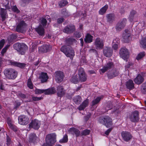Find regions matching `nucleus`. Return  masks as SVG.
Returning a JSON list of instances; mask_svg holds the SVG:
<instances>
[{
	"label": "nucleus",
	"instance_id": "nucleus-1",
	"mask_svg": "<svg viewBox=\"0 0 146 146\" xmlns=\"http://www.w3.org/2000/svg\"><path fill=\"white\" fill-rule=\"evenodd\" d=\"M4 74L6 78L9 79H15L17 76V73L12 68H7L4 71Z\"/></svg>",
	"mask_w": 146,
	"mask_h": 146
},
{
	"label": "nucleus",
	"instance_id": "nucleus-2",
	"mask_svg": "<svg viewBox=\"0 0 146 146\" xmlns=\"http://www.w3.org/2000/svg\"><path fill=\"white\" fill-rule=\"evenodd\" d=\"M13 48L19 51V53L21 55L24 54L27 46L24 44L17 43L13 45Z\"/></svg>",
	"mask_w": 146,
	"mask_h": 146
},
{
	"label": "nucleus",
	"instance_id": "nucleus-3",
	"mask_svg": "<svg viewBox=\"0 0 146 146\" xmlns=\"http://www.w3.org/2000/svg\"><path fill=\"white\" fill-rule=\"evenodd\" d=\"M35 93L36 94H41L44 93L45 95L52 94L55 93L56 92L55 88L52 87L45 90H41L36 89L35 91Z\"/></svg>",
	"mask_w": 146,
	"mask_h": 146
},
{
	"label": "nucleus",
	"instance_id": "nucleus-4",
	"mask_svg": "<svg viewBox=\"0 0 146 146\" xmlns=\"http://www.w3.org/2000/svg\"><path fill=\"white\" fill-rule=\"evenodd\" d=\"M98 121L100 123L105 125L107 127H110L112 125L111 119L107 116L100 118Z\"/></svg>",
	"mask_w": 146,
	"mask_h": 146
},
{
	"label": "nucleus",
	"instance_id": "nucleus-5",
	"mask_svg": "<svg viewBox=\"0 0 146 146\" xmlns=\"http://www.w3.org/2000/svg\"><path fill=\"white\" fill-rule=\"evenodd\" d=\"M55 79L56 82L58 83L62 82L64 77V74L62 72L60 71H57L54 74Z\"/></svg>",
	"mask_w": 146,
	"mask_h": 146
},
{
	"label": "nucleus",
	"instance_id": "nucleus-6",
	"mask_svg": "<svg viewBox=\"0 0 146 146\" xmlns=\"http://www.w3.org/2000/svg\"><path fill=\"white\" fill-rule=\"evenodd\" d=\"M139 111L137 110L133 111L129 115L130 120L132 122H137L139 119Z\"/></svg>",
	"mask_w": 146,
	"mask_h": 146
},
{
	"label": "nucleus",
	"instance_id": "nucleus-7",
	"mask_svg": "<svg viewBox=\"0 0 146 146\" xmlns=\"http://www.w3.org/2000/svg\"><path fill=\"white\" fill-rule=\"evenodd\" d=\"M26 26L25 21H21L17 25L16 31L18 32L23 33L25 31Z\"/></svg>",
	"mask_w": 146,
	"mask_h": 146
},
{
	"label": "nucleus",
	"instance_id": "nucleus-8",
	"mask_svg": "<svg viewBox=\"0 0 146 146\" xmlns=\"http://www.w3.org/2000/svg\"><path fill=\"white\" fill-rule=\"evenodd\" d=\"M78 75L79 76V81L81 82H84L86 81L87 79V76L85 74L83 68H79Z\"/></svg>",
	"mask_w": 146,
	"mask_h": 146
},
{
	"label": "nucleus",
	"instance_id": "nucleus-9",
	"mask_svg": "<svg viewBox=\"0 0 146 146\" xmlns=\"http://www.w3.org/2000/svg\"><path fill=\"white\" fill-rule=\"evenodd\" d=\"M56 136L55 133H51L47 135L45 139L46 143L51 145L54 143L56 142Z\"/></svg>",
	"mask_w": 146,
	"mask_h": 146
},
{
	"label": "nucleus",
	"instance_id": "nucleus-10",
	"mask_svg": "<svg viewBox=\"0 0 146 146\" xmlns=\"http://www.w3.org/2000/svg\"><path fill=\"white\" fill-rule=\"evenodd\" d=\"M131 34L128 30H125L123 32L122 35V40L125 43L128 42L131 39Z\"/></svg>",
	"mask_w": 146,
	"mask_h": 146
},
{
	"label": "nucleus",
	"instance_id": "nucleus-11",
	"mask_svg": "<svg viewBox=\"0 0 146 146\" xmlns=\"http://www.w3.org/2000/svg\"><path fill=\"white\" fill-rule=\"evenodd\" d=\"M127 22L126 19H123L118 22L116 25L115 29L117 31H120L123 29L125 27Z\"/></svg>",
	"mask_w": 146,
	"mask_h": 146
},
{
	"label": "nucleus",
	"instance_id": "nucleus-12",
	"mask_svg": "<svg viewBox=\"0 0 146 146\" xmlns=\"http://www.w3.org/2000/svg\"><path fill=\"white\" fill-rule=\"evenodd\" d=\"M121 135L123 139L126 142L129 141L133 137L131 134L127 131H122L121 132Z\"/></svg>",
	"mask_w": 146,
	"mask_h": 146
},
{
	"label": "nucleus",
	"instance_id": "nucleus-13",
	"mask_svg": "<svg viewBox=\"0 0 146 146\" xmlns=\"http://www.w3.org/2000/svg\"><path fill=\"white\" fill-rule=\"evenodd\" d=\"M120 56L124 60L127 58L129 56V52L128 50L125 47L121 48L119 51Z\"/></svg>",
	"mask_w": 146,
	"mask_h": 146
},
{
	"label": "nucleus",
	"instance_id": "nucleus-14",
	"mask_svg": "<svg viewBox=\"0 0 146 146\" xmlns=\"http://www.w3.org/2000/svg\"><path fill=\"white\" fill-rule=\"evenodd\" d=\"M40 121L36 119L32 120L29 124L30 128H33L35 130L38 129L40 127Z\"/></svg>",
	"mask_w": 146,
	"mask_h": 146
},
{
	"label": "nucleus",
	"instance_id": "nucleus-15",
	"mask_svg": "<svg viewBox=\"0 0 146 146\" xmlns=\"http://www.w3.org/2000/svg\"><path fill=\"white\" fill-rule=\"evenodd\" d=\"M29 119L25 115H21L19 117V123L22 125H26L29 122Z\"/></svg>",
	"mask_w": 146,
	"mask_h": 146
},
{
	"label": "nucleus",
	"instance_id": "nucleus-16",
	"mask_svg": "<svg viewBox=\"0 0 146 146\" xmlns=\"http://www.w3.org/2000/svg\"><path fill=\"white\" fill-rule=\"evenodd\" d=\"M114 66V65L113 62H108L103 67L102 69H101L100 70V73H101V72L102 73H104L108 70L113 67Z\"/></svg>",
	"mask_w": 146,
	"mask_h": 146
},
{
	"label": "nucleus",
	"instance_id": "nucleus-17",
	"mask_svg": "<svg viewBox=\"0 0 146 146\" xmlns=\"http://www.w3.org/2000/svg\"><path fill=\"white\" fill-rule=\"evenodd\" d=\"M75 30V28L74 26L70 25L66 26L63 30V31L67 34H70L73 33Z\"/></svg>",
	"mask_w": 146,
	"mask_h": 146
},
{
	"label": "nucleus",
	"instance_id": "nucleus-18",
	"mask_svg": "<svg viewBox=\"0 0 146 146\" xmlns=\"http://www.w3.org/2000/svg\"><path fill=\"white\" fill-rule=\"evenodd\" d=\"M52 49V46L50 45H45L39 47L38 50L40 52L43 53H46L50 51Z\"/></svg>",
	"mask_w": 146,
	"mask_h": 146
},
{
	"label": "nucleus",
	"instance_id": "nucleus-19",
	"mask_svg": "<svg viewBox=\"0 0 146 146\" xmlns=\"http://www.w3.org/2000/svg\"><path fill=\"white\" fill-rule=\"evenodd\" d=\"M56 90L57 95L59 97H62L65 94V90L62 86L61 85L58 86L56 87Z\"/></svg>",
	"mask_w": 146,
	"mask_h": 146
},
{
	"label": "nucleus",
	"instance_id": "nucleus-20",
	"mask_svg": "<svg viewBox=\"0 0 146 146\" xmlns=\"http://www.w3.org/2000/svg\"><path fill=\"white\" fill-rule=\"evenodd\" d=\"M103 53L106 56L110 57L112 54V50L110 47H106L103 50Z\"/></svg>",
	"mask_w": 146,
	"mask_h": 146
},
{
	"label": "nucleus",
	"instance_id": "nucleus-21",
	"mask_svg": "<svg viewBox=\"0 0 146 146\" xmlns=\"http://www.w3.org/2000/svg\"><path fill=\"white\" fill-rule=\"evenodd\" d=\"M95 44L96 47L100 49H102L104 45L103 41L99 38H97L95 39Z\"/></svg>",
	"mask_w": 146,
	"mask_h": 146
},
{
	"label": "nucleus",
	"instance_id": "nucleus-22",
	"mask_svg": "<svg viewBox=\"0 0 146 146\" xmlns=\"http://www.w3.org/2000/svg\"><path fill=\"white\" fill-rule=\"evenodd\" d=\"M115 15L113 13H110L107 14L106 18L108 22L111 23L115 20Z\"/></svg>",
	"mask_w": 146,
	"mask_h": 146
},
{
	"label": "nucleus",
	"instance_id": "nucleus-23",
	"mask_svg": "<svg viewBox=\"0 0 146 146\" xmlns=\"http://www.w3.org/2000/svg\"><path fill=\"white\" fill-rule=\"evenodd\" d=\"M48 78V76L46 73L42 72L39 76V79L42 83L46 82Z\"/></svg>",
	"mask_w": 146,
	"mask_h": 146
},
{
	"label": "nucleus",
	"instance_id": "nucleus-24",
	"mask_svg": "<svg viewBox=\"0 0 146 146\" xmlns=\"http://www.w3.org/2000/svg\"><path fill=\"white\" fill-rule=\"evenodd\" d=\"M119 74V71L117 70L114 69L108 74V76L109 78L111 79L117 76Z\"/></svg>",
	"mask_w": 146,
	"mask_h": 146
},
{
	"label": "nucleus",
	"instance_id": "nucleus-25",
	"mask_svg": "<svg viewBox=\"0 0 146 146\" xmlns=\"http://www.w3.org/2000/svg\"><path fill=\"white\" fill-rule=\"evenodd\" d=\"M135 82L137 84H141L144 80L143 78L140 74H139L134 80Z\"/></svg>",
	"mask_w": 146,
	"mask_h": 146
},
{
	"label": "nucleus",
	"instance_id": "nucleus-26",
	"mask_svg": "<svg viewBox=\"0 0 146 146\" xmlns=\"http://www.w3.org/2000/svg\"><path fill=\"white\" fill-rule=\"evenodd\" d=\"M72 48L69 45H65L62 46L61 48L60 51L64 54L67 53Z\"/></svg>",
	"mask_w": 146,
	"mask_h": 146
},
{
	"label": "nucleus",
	"instance_id": "nucleus-27",
	"mask_svg": "<svg viewBox=\"0 0 146 146\" xmlns=\"http://www.w3.org/2000/svg\"><path fill=\"white\" fill-rule=\"evenodd\" d=\"M36 31L39 35L43 36L44 34V29L43 27L40 25L35 29Z\"/></svg>",
	"mask_w": 146,
	"mask_h": 146
},
{
	"label": "nucleus",
	"instance_id": "nucleus-28",
	"mask_svg": "<svg viewBox=\"0 0 146 146\" xmlns=\"http://www.w3.org/2000/svg\"><path fill=\"white\" fill-rule=\"evenodd\" d=\"M69 133L74 134V133L76 137L78 136L80 133V132L77 129L74 127L70 128L68 130Z\"/></svg>",
	"mask_w": 146,
	"mask_h": 146
},
{
	"label": "nucleus",
	"instance_id": "nucleus-29",
	"mask_svg": "<svg viewBox=\"0 0 146 146\" xmlns=\"http://www.w3.org/2000/svg\"><path fill=\"white\" fill-rule=\"evenodd\" d=\"M11 64L12 65L19 67L21 68H24L26 66V64L25 63L16 62H11Z\"/></svg>",
	"mask_w": 146,
	"mask_h": 146
},
{
	"label": "nucleus",
	"instance_id": "nucleus-30",
	"mask_svg": "<svg viewBox=\"0 0 146 146\" xmlns=\"http://www.w3.org/2000/svg\"><path fill=\"white\" fill-rule=\"evenodd\" d=\"M126 86L127 88L129 90H132L134 88V84L133 81L131 80H129L127 82Z\"/></svg>",
	"mask_w": 146,
	"mask_h": 146
},
{
	"label": "nucleus",
	"instance_id": "nucleus-31",
	"mask_svg": "<svg viewBox=\"0 0 146 146\" xmlns=\"http://www.w3.org/2000/svg\"><path fill=\"white\" fill-rule=\"evenodd\" d=\"M89 100L86 99L84 100L78 107V109L79 110H84V108L88 106V103Z\"/></svg>",
	"mask_w": 146,
	"mask_h": 146
},
{
	"label": "nucleus",
	"instance_id": "nucleus-32",
	"mask_svg": "<svg viewBox=\"0 0 146 146\" xmlns=\"http://www.w3.org/2000/svg\"><path fill=\"white\" fill-rule=\"evenodd\" d=\"M66 56L68 57H69L71 59H72L74 56L75 55L74 51L73 48L71 49L67 53L65 54Z\"/></svg>",
	"mask_w": 146,
	"mask_h": 146
},
{
	"label": "nucleus",
	"instance_id": "nucleus-33",
	"mask_svg": "<svg viewBox=\"0 0 146 146\" xmlns=\"http://www.w3.org/2000/svg\"><path fill=\"white\" fill-rule=\"evenodd\" d=\"M93 36L89 34H87L85 36L84 40L86 43H90L92 42Z\"/></svg>",
	"mask_w": 146,
	"mask_h": 146
},
{
	"label": "nucleus",
	"instance_id": "nucleus-34",
	"mask_svg": "<svg viewBox=\"0 0 146 146\" xmlns=\"http://www.w3.org/2000/svg\"><path fill=\"white\" fill-rule=\"evenodd\" d=\"M37 137L35 133H31L29 135V142H35L36 140L37 139Z\"/></svg>",
	"mask_w": 146,
	"mask_h": 146
},
{
	"label": "nucleus",
	"instance_id": "nucleus-35",
	"mask_svg": "<svg viewBox=\"0 0 146 146\" xmlns=\"http://www.w3.org/2000/svg\"><path fill=\"white\" fill-rule=\"evenodd\" d=\"M0 10L1 15L2 18V21H3L5 20L7 12L6 9L3 8H1Z\"/></svg>",
	"mask_w": 146,
	"mask_h": 146
},
{
	"label": "nucleus",
	"instance_id": "nucleus-36",
	"mask_svg": "<svg viewBox=\"0 0 146 146\" xmlns=\"http://www.w3.org/2000/svg\"><path fill=\"white\" fill-rule=\"evenodd\" d=\"M141 46L144 49H146V37L142 38L140 41Z\"/></svg>",
	"mask_w": 146,
	"mask_h": 146
},
{
	"label": "nucleus",
	"instance_id": "nucleus-37",
	"mask_svg": "<svg viewBox=\"0 0 146 146\" xmlns=\"http://www.w3.org/2000/svg\"><path fill=\"white\" fill-rule=\"evenodd\" d=\"M108 8V5H106L100 9L99 11V14L100 15H103L105 13Z\"/></svg>",
	"mask_w": 146,
	"mask_h": 146
},
{
	"label": "nucleus",
	"instance_id": "nucleus-38",
	"mask_svg": "<svg viewBox=\"0 0 146 146\" xmlns=\"http://www.w3.org/2000/svg\"><path fill=\"white\" fill-rule=\"evenodd\" d=\"M17 37V35H16L12 34L9 36L8 38V42L11 43L14 40H15Z\"/></svg>",
	"mask_w": 146,
	"mask_h": 146
},
{
	"label": "nucleus",
	"instance_id": "nucleus-39",
	"mask_svg": "<svg viewBox=\"0 0 146 146\" xmlns=\"http://www.w3.org/2000/svg\"><path fill=\"white\" fill-rule=\"evenodd\" d=\"M81 98L79 96H76L74 99V102L76 104H79L81 102Z\"/></svg>",
	"mask_w": 146,
	"mask_h": 146
},
{
	"label": "nucleus",
	"instance_id": "nucleus-40",
	"mask_svg": "<svg viewBox=\"0 0 146 146\" xmlns=\"http://www.w3.org/2000/svg\"><path fill=\"white\" fill-rule=\"evenodd\" d=\"M68 141V136L67 135L65 134L62 139H60L59 142L60 143H66Z\"/></svg>",
	"mask_w": 146,
	"mask_h": 146
},
{
	"label": "nucleus",
	"instance_id": "nucleus-41",
	"mask_svg": "<svg viewBox=\"0 0 146 146\" xmlns=\"http://www.w3.org/2000/svg\"><path fill=\"white\" fill-rule=\"evenodd\" d=\"M68 1L66 0H62L59 2V5L60 7H63L68 4Z\"/></svg>",
	"mask_w": 146,
	"mask_h": 146
},
{
	"label": "nucleus",
	"instance_id": "nucleus-42",
	"mask_svg": "<svg viewBox=\"0 0 146 146\" xmlns=\"http://www.w3.org/2000/svg\"><path fill=\"white\" fill-rule=\"evenodd\" d=\"M141 90L143 94H146V82L142 84Z\"/></svg>",
	"mask_w": 146,
	"mask_h": 146
},
{
	"label": "nucleus",
	"instance_id": "nucleus-43",
	"mask_svg": "<svg viewBox=\"0 0 146 146\" xmlns=\"http://www.w3.org/2000/svg\"><path fill=\"white\" fill-rule=\"evenodd\" d=\"M71 82L72 83L77 84L78 82V79L77 76H74L72 77L70 80Z\"/></svg>",
	"mask_w": 146,
	"mask_h": 146
},
{
	"label": "nucleus",
	"instance_id": "nucleus-44",
	"mask_svg": "<svg viewBox=\"0 0 146 146\" xmlns=\"http://www.w3.org/2000/svg\"><path fill=\"white\" fill-rule=\"evenodd\" d=\"M101 98L98 97H97L95 99L93 100L92 102V106H94L98 103L101 100Z\"/></svg>",
	"mask_w": 146,
	"mask_h": 146
},
{
	"label": "nucleus",
	"instance_id": "nucleus-45",
	"mask_svg": "<svg viewBox=\"0 0 146 146\" xmlns=\"http://www.w3.org/2000/svg\"><path fill=\"white\" fill-rule=\"evenodd\" d=\"M136 13V11H132L131 12L129 17V19L130 21H132L133 20L134 16Z\"/></svg>",
	"mask_w": 146,
	"mask_h": 146
},
{
	"label": "nucleus",
	"instance_id": "nucleus-46",
	"mask_svg": "<svg viewBox=\"0 0 146 146\" xmlns=\"http://www.w3.org/2000/svg\"><path fill=\"white\" fill-rule=\"evenodd\" d=\"M145 56V52H141L139 53L136 57L137 60H139Z\"/></svg>",
	"mask_w": 146,
	"mask_h": 146
},
{
	"label": "nucleus",
	"instance_id": "nucleus-47",
	"mask_svg": "<svg viewBox=\"0 0 146 146\" xmlns=\"http://www.w3.org/2000/svg\"><path fill=\"white\" fill-rule=\"evenodd\" d=\"M75 40V39L72 38H68L66 39V44H70Z\"/></svg>",
	"mask_w": 146,
	"mask_h": 146
},
{
	"label": "nucleus",
	"instance_id": "nucleus-48",
	"mask_svg": "<svg viewBox=\"0 0 146 146\" xmlns=\"http://www.w3.org/2000/svg\"><path fill=\"white\" fill-rule=\"evenodd\" d=\"M27 86L30 89H32L33 88V85L30 79H29L28 80Z\"/></svg>",
	"mask_w": 146,
	"mask_h": 146
},
{
	"label": "nucleus",
	"instance_id": "nucleus-49",
	"mask_svg": "<svg viewBox=\"0 0 146 146\" xmlns=\"http://www.w3.org/2000/svg\"><path fill=\"white\" fill-rule=\"evenodd\" d=\"M61 13L64 16H68L69 15L66 9L64 8L61 10Z\"/></svg>",
	"mask_w": 146,
	"mask_h": 146
},
{
	"label": "nucleus",
	"instance_id": "nucleus-50",
	"mask_svg": "<svg viewBox=\"0 0 146 146\" xmlns=\"http://www.w3.org/2000/svg\"><path fill=\"white\" fill-rule=\"evenodd\" d=\"M90 130L88 129H85L83 130L81 133V134L82 135H89L90 133Z\"/></svg>",
	"mask_w": 146,
	"mask_h": 146
},
{
	"label": "nucleus",
	"instance_id": "nucleus-51",
	"mask_svg": "<svg viewBox=\"0 0 146 146\" xmlns=\"http://www.w3.org/2000/svg\"><path fill=\"white\" fill-rule=\"evenodd\" d=\"M41 23L43 27L45 26L46 25L47 21L46 19L42 18L41 19Z\"/></svg>",
	"mask_w": 146,
	"mask_h": 146
},
{
	"label": "nucleus",
	"instance_id": "nucleus-52",
	"mask_svg": "<svg viewBox=\"0 0 146 146\" xmlns=\"http://www.w3.org/2000/svg\"><path fill=\"white\" fill-rule=\"evenodd\" d=\"M17 96L19 98H20L23 99H25L26 98V95L21 92L18 93L17 94Z\"/></svg>",
	"mask_w": 146,
	"mask_h": 146
},
{
	"label": "nucleus",
	"instance_id": "nucleus-53",
	"mask_svg": "<svg viewBox=\"0 0 146 146\" xmlns=\"http://www.w3.org/2000/svg\"><path fill=\"white\" fill-rule=\"evenodd\" d=\"M12 10L13 11L16 12L17 13L20 12V11L19 10L16 6H14L12 8Z\"/></svg>",
	"mask_w": 146,
	"mask_h": 146
},
{
	"label": "nucleus",
	"instance_id": "nucleus-54",
	"mask_svg": "<svg viewBox=\"0 0 146 146\" xmlns=\"http://www.w3.org/2000/svg\"><path fill=\"white\" fill-rule=\"evenodd\" d=\"M42 98V97H35L34 96H33L32 97V99L33 101H37L40 100Z\"/></svg>",
	"mask_w": 146,
	"mask_h": 146
},
{
	"label": "nucleus",
	"instance_id": "nucleus-55",
	"mask_svg": "<svg viewBox=\"0 0 146 146\" xmlns=\"http://www.w3.org/2000/svg\"><path fill=\"white\" fill-rule=\"evenodd\" d=\"M89 52L90 53H94L97 56L98 55V52L97 50L94 49H91L90 50Z\"/></svg>",
	"mask_w": 146,
	"mask_h": 146
},
{
	"label": "nucleus",
	"instance_id": "nucleus-56",
	"mask_svg": "<svg viewBox=\"0 0 146 146\" xmlns=\"http://www.w3.org/2000/svg\"><path fill=\"white\" fill-rule=\"evenodd\" d=\"M7 144L9 145L10 144L11 142V139L9 136L7 135Z\"/></svg>",
	"mask_w": 146,
	"mask_h": 146
},
{
	"label": "nucleus",
	"instance_id": "nucleus-57",
	"mask_svg": "<svg viewBox=\"0 0 146 146\" xmlns=\"http://www.w3.org/2000/svg\"><path fill=\"white\" fill-rule=\"evenodd\" d=\"M119 42L120 41L119 39L117 38H116L113 40L112 42V44H119Z\"/></svg>",
	"mask_w": 146,
	"mask_h": 146
},
{
	"label": "nucleus",
	"instance_id": "nucleus-58",
	"mask_svg": "<svg viewBox=\"0 0 146 146\" xmlns=\"http://www.w3.org/2000/svg\"><path fill=\"white\" fill-rule=\"evenodd\" d=\"M64 21V19L63 18H60L57 19V23L58 24L62 23Z\"/></svg>",
	"mask_w": 146,
	"mask_h": 146
},
{
	"label": "nucleus",
	"instance_id": "nucleus-59",
	"mask_svg": "<svg viewBox=\"0 0 146 146\" xmlns=\"http://www.w3.org/2000/svg\"><path fill=\"white\" fill-rule=\"evenodd\" d=\"M113 107V105L111 103H110L108 104L106 107L107 110H109L111 109Z\"/></svg>",
	"mask_w": 146,
	"mask_h": 146
},
{
	"label": "nucleus",
	"instance_id": "nucleus-60",
	"mask_svg": "<svg viewBox=\"0 0 146 146\" xmlns=\"http://www.w3.org/2000/svg\"><path fill=\"white\" fill-rule=\"evenodd\" d=\"M5 43V40L2 39L0 41V50L3 47Z\"/></svg>",
	"mask_w": 146,
	"mask_h": 146
},
{
	"label": "nucleus",
	"instance_id": "nucleus-61",
	"mask_svg": "<svg viewBox=\"0 0 146 146\" xmlns=\"http://www.w3.org/2000/svg\"><path fill=\"white\" fill-rule=\"evenodd\" d=\"M9 46V45H8L7 46H6L2 50L1 52V53L3 54L4 53H5L7 48H8V47Z\"/></svg>",
	"mask_w": 146,
	"mask_h": 146
},
{
	"label": "nucleus",
	"instance_id": "nucleus-62",
	"mask_svg": "<svg viewBox=\"0 0 146 146\" xmlns=\"http://www.w3.org/2000/svg\"><path fill=\"white\" fill-rule=\"evenodd\" d=\"M33 0H21L22 2L26 4H28L29 3L32 2Z\"/></svg>",
	"mask_w": 146,
	"mask_h": 146
},
{
	"label": "nucleus",
	"instance_id": "nucleus-63",
	"mask_svg": "<svg viewBox=\"0 0 146 146\" xmlns=\"http://www.w3.org/2000/svg\"><path fill=\"white\" fill-rule=\"evenodd\" d=\"M9 126L10 128L13 129L14 131H17V127L15 125L12 124L11 126Z\"/></svg>",
	"mask_w": 146,
	"mask_h": 146
},
{
	"label": "nucleus",
	"instance_id": "nucleus-64",
	"mask_svg": "<svg viewBox=\"0 0 146 146\" xmlns=\"http://www.w3.org/2000/svg\"><path fill=\"white\" fill-rule=\"evenodd\" d=\"M119 44H112V48L115 50H117L118 48V45Z\"/></svg>",
	"mask_w": 146,
	"mask_h": 146
}]
</instances>
